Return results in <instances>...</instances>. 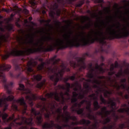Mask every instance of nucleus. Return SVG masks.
Here are the masks:
<instances>
[{
  "mask_svg": "<svg viewBox=\"0 0 129 129\" xmlns=\"http://www.w3.org/2000/svg\"><path fill=\"white\" fill-rule=\"evenodd\" d=\"M57 55H54L53 57L49 59H47L45 62H44V59L42 58H40L38 59L39 62L41 63L38 66L37 70L38 71H42L44 70L45 73L48 76L49 78L53 83V85L56 86L57 83L59 82V80H62L63 79V75L67 72H70V69L67 68V66L69 65V63H66L62 62L60 65L61 69L59 68V67L57 64H59V62L61 61L60 58L56 59Z\"/></svg>",
  "mask_w": 129,
  "mask_h": 129,
  "instance_id": "nucleus-1",
  "label": "nucleus"
},
{
  "mask_svg": "<svg viewBox=\"0 0 129 129\" xmlns=\"http://www.w3.org/2000/svg\"><path fill=\"white\" fill-rule=\"evenodd\" d=\"M38 64V62L34 59H31L27 62V65L19 64L17 62L14 63L15 70L19 71L18 75H14L10 73V75L12 78H20L22 81H26L29 85H31L30 80L32 81H41L43 77L41 75H37L36 71L33 70V67H36Z\"/></svg>",
  "mask_w": 129,
  "mask_h": 129,
  "instance_id": "nucleus-2",
  "label": "nucleus"
},
{
  "mask_svg": "<svg viewBox=\"0 0 129 129\" xmlns=\"http://www.w3.org/2000/svg\"><path fill=\"white\" fill-rule=\"evenodd\" d=\"M124 21L127 23V26H124L123 28H122L118 32H116L115 30L113 29L112 31H111L109 33V36H106L102 31V28L101 26L97 25L99 29H100L101 31H96V42H99L101 45V51L102 52H105V50L103 49L104 46H107V42L105 40H114V39H122L123 38H127L129 36V30L127 29V27H129V22L126 20L125 17L124 18ZM129 42V39H128Z\"/></svg>",
  "mask_w": 129,
  "mask_h": 129,
  "instance_id": "nucleus-3",
  "label": "nucleus"
},
{
  "mask_svg": "<svg viewBox=\"0 0 129 129\" xmlns=\"http://www.w3.org/2000/svg\"><path fill=\"white\" fill-rule=\"evenodd\" d=\"M12 68V66L10 64L3 63L0 66V82H3L4 88L6 90L7 95L4 94L3 96V98L0 99V107H4L3 111L5 112L9 106V101H13L15 97H14V93L12 91V88L14 87V83L13 82H7L6 76L5 75V71H9Z\"/></svg>",
  "mask_w": 129,
  "mask_h": 129,
  "instance_id": "nucleus-4",
  "label": "nucleus"
},
{
  "mask_svg": "<svg viewBox=\"0 0 129 129\" xmlns=\"http://www.w3.org/2000/svg\"><path fill=\"white\" fill-rule=\"evenodd\" d=\"M36 34L33 33L32 34H28L27 37L30 39L29 43L31 45H33V48H25V50H19L17 49L13 50L11 52L6 51V54L5 55H2V58L3 60H7L10 56H25V55H31V54H34V53H38V52H41L43 47H39V44L41 43V47L44 45V42L42 41H38L37 42H34L35 36Z\"/></svg>",
  "mask_w": 129,
  "mask_h": 129,
  "instance_id": "nucleus-5",
  "label": "nucleus"
},
{
  "mask_svg": "<svg viewBox=\"0 0 129 129\" xmlns=\"http://www.w3.org/2000/svg\"><path fill=\"white\" fill-rule=\"evenodd\" d=\"M91 57V54L89 52H86L83 55V57H77L74 54H71V58L72 59L70 60V65L73 67L75 70H84L87 68V66L85 63V57Z\"/></svg>",
  "mask_w": 129,
  "mask_h": 129,
  "instance_id": "nucleus-6",
  "label": "nucleus"
},
{
  "mask_svg": "<svg viewBox=\"0 0 129 129\" xmlns=\"http://www.w3.org/2000/svg\"><path fill=\"white\" fill-rule=\"evenodd\" d=\"M101 109V111H99L97 112V114L101 116V118L103 119V121L100 120V122L105 125V124H107L111 120V118L108 116L111 114L112 111L107 110V107L106 106H103Z\"/></svg>",
  "mask_w": 129,
  "mask_h": 129,
  "instance_id": "nucleus-7",
  "label": "nucleus"
},
{
  "mask_svg": "<svg viewBox=\"0 0 129 129\" xmlns=\"http://www.w3.org/2000/svg\"><path fill=\"white\" fill-rule=\"evenodd\" d=\"M0 117H2V119L5 122V123H7L8 122H11L10 123V126L9 127H6L4 128V129H12V127H16V128L20 129V127H21V126H17L16 125H14V123L15 122H17V119L15 118V114H13L12 116H10L9 117V115L7 114L6 113H2V111H0ZM9 117V118H8Z\"/></svg>",
  "mask_w": 129,
  "mask_h": 129,
  "instance_id": "nucleus-8",
  "label": "nucleus"
},
{
  "mask_svg": "<svg viewBox=\"0 0 129 129\" xmlns=\"http://www.w3.org/2000/svg\"><path fill=\"white\" fill-rule=\"evenodd\" d=\"M42 127L43 129H53V127H56L57 129H71L72 126L67 123L62 124L61 126L59 124H55L54 120H50V123L46 122L42 125Z\"/></svg>",
  "mask_w": 129,
  "mask_h": 129,
  "instance_id": "nucleus-9",
  "label": "nucleus"
},
{
  "mask_svg": "<svg viewBox=\"0 0 129 129\" xmlns=\"http://www.w3.org/2000/svg\"><path fill=\"white\" fill-rule=\"evenodd\" d=\"M59 95L60 97L59 96V94L57 92H50V93H48L45 95V97L47 98H53V97L54 96V99L56 101H58V102H61V104H64L65 103V97L64 95V93L63 92H60L59 93Z\"/></svg>",
  "mask_w": 129,
  "mask_h": 129,
  "instance_id": "nucleus-10",
  "label": "nucleus"
},
{
  "mask_svg": "<svg viewBox=\"0 0 129 129\" xmlns=\"http://www.w3.org/2000/svg\"><path fill=\"white\" fill-rule=\"evenodd\" d=\"M87 111H88V113L87 114V117H88L89 119H91V120H94L95 123L90 125L88 128L86 127H83V129H98V127H97L98 121L97 120L96 117L91 114L92 113V109L91 108Z\"/></svg>",
  "mask_w": 129,
  "mask_h": 129,
  "instance_id": "nucleus-11",
  "label": "nucleus"
},
{
  "mask_svg": "<svg viewBox=\"0 0 129 129\" xmlns=\"http://www.w3.org/2000/svg\"><path fill=\"white\" fill-rule=\"evenodd\" d=\"M100 99L102 103H101V104H102V103L103 104H110L111 105V108H112L113 109V107H116V103H115V98H113V99H109V101L107 102L106 101V100H105L104 99V98H103V96H102V95H101L100 96Z\"/></svg>",
  "mask_w": 129,
  "mask_h": 129,
  "instance_id": "nucleus-12",
  "label": "nucleus"
},
{
  "mask_svg": "<svg viewBox=\"0 0 129 129\" xmlns=\"http://www.w3.org/2000/svg\"><path fill=\"white\" fill-rule=\"evenodd\" d=\"M88 97H89V98H91V100H92V99L94 100L93 105L95 110H98L100 108H101L99 104V103H98V101H97L98 98L97 96H96V94L95 93H93L91 95H89L88 96Z\"/></svg>",
  "mask_w": 129,
  "mask_h": 129,
  "instance_id": "nucleus-13",
  "label": "nucleus"
},
{
  "mask_svg": "<svg viewBox=\"0 0 129 129\" xmlns=\"http://www.w3.org/2000/svg\"><path fill=\"white\" fill-rule=\"evenodd\" d=\"M108 81H110V82L111 83V84H112L111 86H112V87H114L115 89H116V90L117 91V94H118V95H119V96H121V97H123V92H122L121 91H119V90L121 88L120 87L119 85L117 84V82H115L116 85H112V83H113V82H114V81H115V80H111V77H108Z\"/></svg>",
  "mask_w": 129,
  "mask_h": 129,
  "instance_id": "nucleus-14",
  "label": "nucleus"
},
{
  "mask_svg": "<svg viewBox=\"0 0 129 129\" xmlns=\"http://www.w3.org/2000/svg\"><path fill=\"white\" fill-rule=\"evenodd\" d=\"M88 69L89 70V72L87 73V76L88 78H93L95 75H97L98 72L95 71V69L92 67V64L89 63V67Z\"/></svg>",
  "mask_w": 129,
  "mask_h": 129,
  "instance_id": "nucleus-15",
  "label": "nucleus"
},
{
  "mask_svg": "<svg viewBox=\"0 0 129 129\" xmlns=\"http://www.w3.org/2000/svg\"><path fill=\"white\" fill-rule=\"evenodd\" d=\"M91 123V122L89 120H86L85 119H82L80 120V121H76V122H72V125H78V124H83L84 125H85V127H87L88 128L89 126V124Z\"/></svg>",
  "mask_w": 129,
  "mask_h": 129,
  "instance_id": "nucleus-16",
  "label": "nucleus"
},
{
  "mask_svg": "<svg viewBox=\"0 0 129 129\" xmlns=\"http://www.w3.org/2000/svg\"><path fill=\"white\" fill-rule=\"evenodd\" d=\"M16 102L17 103H19L21 106L23 107V114H27L28 115V113H27V109L28 108V106L27 105V103L25 101V98L22 97L18 99Z\"/></svg>",
  "mask_w": 129,
  "mask_h": 129,
  "instance_id": "nucleus-17",
  "label": "nucleus"
},
{
  "mask_svg": "<svg viewBox=\"0 0 129 129\" xmlns=\"http://www.w3.org/2000/svg\"><path fill=\"white\" fill-rule=\"evenodd\" d=\"M74 103V105L71 107L72 111H73V112H74L75 111L76 112H77V114H81L82 115H84V109H77L76 107H78V103L76 102Z\"/></svg>",
  "mask_w": 129,
  "mask_h": 129,
  "instance_id": "nucleus-18",
  "label": "nucleus"
},
{
  "mask_svg": "<svg viewBox=\"0 0 129 129\" xmlns=\"http://www.w3.org/2000/svg\"><path fill=\"white\" fill-rule=\"evenodd\" d=\"M95 75V74H94V76ZM89 79L85 80L87 82H89V83H93V84H98V85H100L101 84V81H99L97 79L94 78V76L93 78H89Z\"/></svg>",
  "mask_w": 129,
  "mask_h": 129,
  "instance_id": "nucleus-19",
  "label": "nucleus"
},
{
  "mask_svg": "<svg viewBox=\"0 0 129 129\" xmlns=\"http://www.w3.org/2000/svg\"><path fill=\"white\" fill-rule=\"evenodd\" d=\"M95 71H99L100 73L103 74L105 73V70L106 69H104L103 68L100 66L98 64V62L96 63V66L95 67Z\"/></svg>",
  "mask_w": 129,
  "mask_h": 129,
  "instance_id": "nucleus-20",
  "label": "nucleus"
},
{
  "mask_svg": "<svg viewBox=\"0 0 129 129\" xmlns=\"http://www.w3.org/2000/svg\"><path fill=\"white\" fill-rule=\"evenodd\" d=\"M66 116H64V114H61V117L62 118V121L65 122L66 123H68L69 122V120L70 119V117H69L70 112H66V114H65Z\"/></svg>",
  "mask_w": 129,
  "mask_h": 129,
  "instance_id": "nucleus-21",
  "label": "nucleus"
},
{
  "mask_svg": "<svg viewBox=\"0 0 129 129\" xmlns=\"http://www.w3.org/2000/svg\"><path fill=\"white\" fill-rule=\"evenodd\" d=\"M83 86L86 89L84 91H85L86 94H88L89 92H91V91H92V89L91 87H90V86H89V84L88 83H84Z\"/></svg>",
  "mask_w": 129,
  "mask_h": 129,
  "instance_id": "nucleus-22",
  "label": "nucleus"
},
{
  "mask_svg": "<svg viewBox=\"0 0 129 129\" xmlns=\"http://www.w3.org/2000/svg\"><path fill=\"white\" fill-rule=\"evenodd\" d=\"M79 89L81 91V92H82V94L81 93H80L79 94L78 99H83V98L85 97V95H87V94L85 93V92L83 91V89H82V87L81 86H79Z\"/></svg>",
  "mask_w": 129,
  "mask_h": 129,
  "instance_id": "nucleus-23",
  "label": "nucleus"
},
{
  "mask_svg": "<svg viewBox=\"0 0 129 129\" xmlns=\"http://www.w3.org/2000/svg\"><path fill=\"white\" fill-rule=\"evenodd\" d=\"M46 86V80H44L42 82L38 83L36 86V88L38 89H41V88H44Z\"/></svg>",
  "mask_w": 129,
  "mask_h": 129,
  "instance_id": "nucleus-24",
  "label": "nucleus"
},
{
  "mask_svg": "<svg viewBox=\"0 0 129 129\" xmlns=\"http://www.w3.org/2000/svg\"><path fill=\"white\" fill-rule=\"evenodd\" d=\"M40 32L41 33H43V34H48V36H46V35H44V40H47L48 41H53V40H54V38L51 37V34L49 33H46V32H45V30H44V29H43L42 31Z\"/></svg>",
  "mask_w": 129,
  "mask_h": 129,
  "instance_id": "nucleus-25",
  "label": "nucleus"
},
{
  "mask_svg": "<svg viewBox=\"0 0 129 129\" xmlns=\"http://www.w3.org/2000/svg\"><path fill=\"white\" fill-rule=\"evenodd\" d=\"M118 112H120V113H124V112H126L128 115H129V106H128L126 108H120L117 110Z\"/></svg>",
  "mask_w": 129,
  "mask_h": 129,
  "instance_id": "nucleus-26",
  "label": "nucleus"
},
{
  "mask_svg": "<svg viewBox=\"0 0 129 129\" xmlns=\"http://www.w3.org/2000/svg\"><path fill=\"white\" fill-rule=\"evenodd\" d=\"M53 8L54 10H57V11L56 12V14L57 16H58V17L60 16V15H61V10H59V4H58V3H55L53 4Z\"/></svg>",
  "mask_w": 129,
  "mask_h": 129,
  "instance_id": "nucleus-27",
  "label": "nucleus"
},
{
  "mask_svg": "<svg viewBox=\"0 0 129 129\" xmlns=\"http://www.w3.org/2000/svg\"><path fill=\"white\" fill-rule=\"evenodd\" d=\"M119 127L120 129H123L127 127L128 128H129V121H125L124 123L119 124Z\"/></svg>",
  "mask_w": 129,
  "mask_h": 129,
  "instance_id": "nucleus-28",
  "label": "nucleus"
},
{
  "mask_svg": "<svg viewBox=\"0 0 129 129\" xmlns=\"http://www.w3.org/2000/svg\"><path fill=\"white\" fill-rule=\"evenodd\" d=\"M113 117H114V125H116V122H117V120H118V119H119V116L117 115H116L115 114V112H113Z\"/></svg>",
  "mask_w": 129,
  "mask_h": 129,
  "instance_id": "nucleus-29",
  "label": "nucleus"
},
{
  "mask_svg": "<svg viewBox=\"0 0 129 129\" xmlns=\"http://www.w3.org/2000/svg\"><path fill=\"white\" fill-rule=\"evenodd\" d=\"M98 84H94L93 85V88H97L98 89L97 91H96V93H97V95H98V94H99V92H101V89H100V87L99 86H98Z\"/></svg>",
  "mask_w": 129,
  "mask_h": 129,
  "instance_id": "nucleus-30",
  "label": "nucleus"
},
{
  "mask_svg": "<svg viewBox=\"0 0 129 129\" xmlns=\"http://www.w3.org/2000/svg\"><path fill=\"white\" fill-rule=\"evenodd\" d=\"M30 4L32 8H37V3L35 0H30Z\"/></svg>",
  "mask_w": 129,
  "mask_h": 129,
  "instance_id": "nucleus-31",
  "label": "nucleus"
},
{
  "mask_svg": "<svg viewBox=\"0 0 129 129\" xmlns=\"http://www.w3.org/2000/svg\"><path fill=\"white\" fill-rule=\"evenodd\" d=\"M115 75L117 77V78H120L122 75H123V73L122 72V70H120L119 72L117 74H115Z\"/></svg>",
  "mask_w": 129,
  "mask_h": 129,
  "instance_id": "nucleus-32",
  "label": "nucleus"
},
{
  "mask_svg": "<svg viewBox=\"0 0 129 129\" xmlns=\"http://www.w3.org/2000/svg\"><path fill=\"white\" fill-rule=\"evenodd\" d=\"M66 88H74V87H75V84H70L69 83H66Z\"/></svg>",
  "mask_w": 129,
  "mask_h": 129,
  "instance_id": "nucleus-33",
  "label": "nucleus"
},
{
  "mask_svg": "<svg viewBox=\"0 0 129 129\" xmlns=\"http://www.w3.org/2000/svg\"><path fill=\"white\" fill-rule=\"evenodd\" d=\"M110 94H112V92L106 90L104 93V96L105 97H109V95H110Z\"/></svg>",
  "mask_w": 129,
  "mask_h": 129,
  "instance_id": "nucleus-34",
  "label": "nucleus"
},
{
  "mask_svg": "<svg viewBox=\"0 0 129 129\" xmlns=\"http://www.w3.org/2000/svg\"><path fill=\"white\" fill-rule=\"evenodd\" d=\"M114 124L113 123V125H109L108 124V126H104L102 129H112L114 127Z\"/></svg>",
  "mask_w": 129,
  "mask_h": 129,
  "instance_id": "nucleus-35",
  "label": "nucleus"
},
{
  "mask_svg": "<svg viewBox=\"0 0 129 129\" xmlns=\"http://www.w3.org/2000/svg\"><path fill=\"white\" fill-rule=\"evenodd\" d=\"M100 59H101V62L102 63L100 64V67H102V66H105V63L102 62H104V57H103V56L101 55L100 56Z\"/></svg>",
  "mask_w": 129,
  "mask_h": 129,
  "instance_id": "nucleus-36",
  "label": "nucleus"
},
{
  "mask_svg": "<svg viewBox=\"0 0 129 129\" xmlns=\"http://www.w3.org/2000/svg\"><path fill=\"white\" fill-rule=\"evenodd\" d=\"M91 27V24L89 23L88 25H86L85 27L82 26V30L83 31L85 29H87V30H89Z\"/></svg>",
  "mask_w": 129,
  "mask_h": 129,
  "instance_id": "nucleus-37",
  "label": "nucleus"
},
{
  "mask_svg": "<svg viewBox=\"0 0 129 129\" xmlns=\"http://www.w3.org/2000/svg\"><path fill=\"white\" fill-rule=\"evenodd\" d=\"M76 75H77V73L76 74H74V75L72 76H70L69 77L70 80H72V81H74L76 78Z\"/></svg>",
  "mask_w": 129,
  "mask_h": 129,
  "instance_id": "nucleus-38",
  "label": "nucleus"
},
{
  "mask_svg": "<svg viewBox=\"0 0 129 129\" xmlns=\"http://www.w3.org/2000/svg\"><path fill=\"white\" fill-rule=\"evenodd\" d=\"M69 117L70 119H72V120H73L74 121H77V117H76V116H71L70 115V113Z\"/></svg>",
  "mask_w": 129,
  "mask_h": 129,
  "instance_id": "nucleus-39",
  "label": "nucleus"
},
{
  "mask_svg": "<svg viewBox=\"0 0 129 129\" xmlns=\"http://www.w3.org/2000/svg\"><path fill=\"white\" fill-rule=\"evenodd\" d=\"M7 29L9 32H11V31H13L14 29V26L12 24H10L8 26Z\"/></svg>",
  "mask_w": 129,
  "mask_h": 129,
  "instance_id": "nucleus-40",
  "label": "nucleus"
},
{
  "mask_svg": "<svg viewBox=\"0 0 129 129\" xmlns=\"http://www.w3.org/2000/svg\"><path fill=\"white\" fill-rule=\"evenodd\" d=\"M57 88L58 89H62L63 90H65V89H66V87H65V86H64L63 85H58L57 86Z\"/></svg>",
  "mask_w": 129,
  "mask_h": 129,
  "instance_id": "nucleus-41",
  "label": "nucleus"
},
{
  "mask_svg": "<svg viewBox=\"0 0 129 129\" xmlns=\"http://www.w3.org/2000/svg\"><path fill=\"white\" fill-rule=\"evenodd\" d=\"M12 108L14 109V110H16V111H18L19 110V109H18V106L16 104H12Z\"/></svg>",
  "mask_w": 129,
  "mask_h": 129,
  "instance_id": "nucleus-42",
  "label": "nucleus"
},
{
  "mask_svg": "<svg viewBox=\"0 0 129 129\" xmlns=\"http://www.w3.org/2000/svg\"><path fill=\"white\" fill-rule=\"evenodd\" d=\"M68 109V105H64L63 107V110L64 114H66V112H69L68 111H67V109Z\"/></svg>",
  "mask_w": 129,
  "mask_h": 129,
  "instance_id": "nucleus-43",
  "label": "nucleus"
},
{
  "mask_svg": "<svg viewBox=\"0 0 129 129\" xmlns=\"http://www.w3.org/2000/svg\"><path fill=\"white\" fill-rule=\"evenodd\" d=\"M77 101H78V98L73 97L71 100L72 103H75L77 102Z\"/></svg>",
  "mask_w": 129,
  "mask_h": 129,
  "instance_id": "nucleus-44",
  "label": "nucleus"
},
{
  "mask_svg": "<svg viewBox=\"0 0 129 129\" xmlns=\"http://www.w3.org/2000/svg\"><path fill=\"white\" fill-rule=\"evenodd\" d=\"M79 95V94L76 92H73V97L77 98Z\"/></svg>",
  "mask_w": 129,
  "mask_h": 129,
  "instance_id": "nucleus-45",
  "label": "nucleus"
},
{
  "mask_svg": "<svg viewBox=\"0 0 129 129\" xmlns=\"http://www.w3.org/2000/svg\"><path fill=\"white\" fill-rule=\"evenodd\" d=\"M75 84V87L74 88H73V90L75 91V92H76V91H78V88H77V87H76L77 85H78V83H76Z\"/></svg>",
  "mask_w": 129,
  "mask_h": 129,
  "instance_id": "nucleus-46",
  "label": "nucleus"
},
{
  "mask_svg": "<svg viewBox=\"0 0 129 129\" xmlns=\"http://www.w3.org/2000/svg\"><path fill=\"white\" fill-rule=\"evenodd\" d=\"M49 17H51V18H52V19H54L55 18V13L53 12H50L49 13Z\"/></svg>",
  "mask_w": 129,
  "mask_h": 129,
  "instance_id": "nucleus-47",
  "label": "nucleus"
},
{
  "mask_svg": "<svg viewBox=\"0 0 129 129\" xmlns=\"http://www.w3.org/2000/svg\"><path fill=\"white\" fill-rule=\"evenodd\" d=\"M114 68H115V67H114V64H111L110 67V71H113V70H114Z\"/></svg>",
  "mask_w": 129,
  "mask_h": 129,
  "instance_id": "nucleus-48",
  "label": "nucleus"
},
{
  "mask_svg": "<svg viewBox=\"0 0 129 129\" xmlns=\"http://www.w3.org/2000/svg\"><path fill=\"white\" fill-rule=\"evenodd\" d=\"M58 4H60L61 5H65V1L64 0H56Z\"/></svg>",
  "mask_w": 129,
  "mask_h": 129,
  "instance_id": "nucleus-49",
  "label": "nucleus"
},
{
  "mask_svg": "<svg viewBox=\"0 0 129 129\" xmlns=\"http://www.w3.org/2000/svg\"><path fill=\"white\" fill-rule=\"evenodd\" d=\"M120 86L121 89H126V86L124 84H121Z\"/></svg>",
  "mask_w": 129,
  "mask_h": 129,
  "instance_id": "nucleus-50",
  "label": "nucleus"
},
{
  "mask_svg": "<svg viewBox=\"0 0 129 129\" xmlns=\"http://www.w3.org/2000/svg\"><path fill=\"white\" fill-rule=\"evenodd\" d=\"M127 54L129 55V52H127ZM124 66L126 67V68H127V70H128V68H129V63H126L125 62L124 63Z\"/></svg>",
  "mask_w": 129,
  "mask_h": 129,
  "instance_id": "nucleus-51",
  "label": "nucleus"
},
{
  "mask_svg": "<svg viewBox=\"0 0 129 129\" xmlns=\"http://www.w3.org/2000/svg\"><path fill=\"white\" fill-rule=\"evenodd\" d=\"M86 104H87V106H91V100H87L86 102Z\"/></svg>",
  "mask_w": 129,
  "mask_h": 129,
  "instance_id": "nucleus-52",
  "label": "nucleus"
},
{
  "mask_svg": "<svg viewBox=\"0 0 129 129\" xmlns=\"http://www.w3.org/2000/svg\"><path fill=\"white\" fill-rule=\"evenodd\" d=\"M69 78H63V81L64 82V83H68V81H69Z\"/></svg>",
  "mask_w": 129,
  "mask_h": 129,
  "instance_id": "nucleus-53",
  "label": "nucleus"
},
{
  "mask_svg": "<svg viewBox=\"0 0 129 129\" xmlns=\"http://www.w3.org/2000/svg\"><path fill=\"white\" fill-rule=\"evenodd\" d=\"M118 7H119V5H118V4H117V3H115L114 4V8L115 9H117V10H118V12H119V10L118 9Z\"/></svg>",
  "mask_w": 129,
  "mask_h": 129,
  "instance_id": "nucleus-54",
  "label": "nucleus"
},
{
  "mask_svg": "<svg viewBox=\"0 0 129 129\" xmlns=\"http://www.w3.org/2000/svg\"><path fill=\"white\" fill-rule=\"evenodd\" d=\"M87 102V100H82L80 102V104H81V105H83L84 104V103H86V102Z\"/></svg>",
  "mask_w": 129,
  "mask_h": 129,
  "instance_id": "nucleus-55",
  "label": "nucleus"
},
{
  "mask_svg": "<svg viewBox=\"0 0 129 129\" xmlns=\"http://www.w3.org/2000/svg\"><path fill=\"white\" fill-rule=\"evenodd\" d=\"M23 13H24V14H25V15H28L29 14V10L24 9L23 10Z\"/></svg>",
  "mask_w": 129,
  "mask_h": 129,
  "instance_id": "nucleus-56",
  "label": "nucleus"
},
{
  "mask_svg": "<svg viewBox=\"0 0 129 129\" xmlns=\"http://www.w3.org/2000/svg\"><path fill=\"white\" fill-rule=\"evenodd\" d=\"M114 65L115 68H118V62H117V61H115Z\"/></svg>",
  "mask_w": 129,
  "mask_h": 129,
  "instance_id": "nucleus-57",
  "label": "nucleus"
},
{
  "mask_svg": "<svg viewBox=\"0 0 129 129\" xmlns=\"http://www.w3.org/2000/svg\"><path fill=\"white\" fill-rule=\"evenodd\" d=\"M82 105L80 104V103H78V109H84V108H81V106Z\"/></svg>",
  "mask_w": 129,
  "mask_h": 129,
  "instance_id": "nucleus-58",
  "label": "nucleus"
},
{
  "mask_svg": "<svg viewBox=\"0 0 129 129\" xmlns=\"http://www.w3.org/2000/svg\"><path fill=\"white\" fill-rule=\"evenodd\" d=\"M120 82L121 83H125L126 82V79L124 78L121 79Z\"/></svg>",
  "mask_w": 129,
  "mask_h": 129,
  "instance_id": "nucleus-59",
  "label": "nucleus"
},
{
  "mask_svg": "<svg viewBox=\"0 0 129 129\" xmlns=\"http://www.w3.org/2000/svg\"><path fill=\"white\" fill-rule=\"evenodd\" d=\"M54 22L56 26H60V24H61V23L58 21H55Z\"/></svg>",
  "mask_w": 129,
  "mask_h": 129,
  "instance_id": "nucleus-60",
  "label": "nucleus"
},
{
  "mask_svg": "<svg viewBox=\"0 0 129 129\" xmlns=\"http://www.w3.org/2000/svg\"><path fill=\"white\" fill-rule=\"evenodd\" d=\"M64 95H66L67 96H68V97H70V94H69V93L68 92H65V93H64Z\"/></svg>",
  "mask_w": 129,
  "mask_h": 129,
  "instance_id": "nucleus-61",
  "label": "nucleus"
},
{
  "mask_svg": "<svg viewBox=\"0 0 129 129\" xmlns=\"http://www.w3.org/2000/svg\"><path fill=\"white\" fill-rule=\"evenodd\" d=\"M72 129H82V126H77V127H72Z\"/></svg>",
  "mask_w": 129,
  "mask_h": 129,
  "instance_id": "nucleus-62",
  "label": "nucleus"
},
{
  "mask_svg": "<svg viewBox=\"0 0 129 129\" xmlns=\"http://www.w3.org/2000/svg\"><path fill=\"white\" fill-rule=\"evenodd\" d=\"M125 99H128L129 98V95L128 94H125L124 96Z\"/></svg>",
  "mask_w": 129,
  "mask_h": 129,
  "instance_id": "nucleus-63",
  "label": "nucleus"
},
{
  "mask_svg": "<svg viewBox=\"0 0 129 129\" xmlns=\"http://www.w3.org/2000/svg\"><path fill=\"white\" fill-rule=\"evenodd\" d=\"M127 106H128V105L126 104H123L121 105V107H127Z\"/></svg>",
  "mask_w": 129,
  "mask_h": 129,
  "instance_id": "nucleus-64",
  "label": "nucleus"
}]
</instances>
